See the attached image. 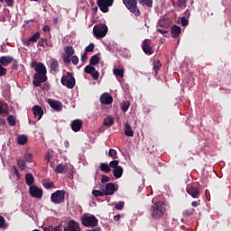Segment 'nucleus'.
Listing matches in <instances>:
<instances>
[{
	"label": "nucleus",
	"mask_w": 231,
	"mask_h": 231,
	"mask_svg": "<svg viewBox=\"0 0 231 231\" xmlns=\"http://www.w3.org/2000/svg\"><path fill=\"white\" fill-rule=\"evenodd\" d=\"M32 113L35 117L38 116V120H41L42 118V115H44V110L40 106L36 105L32 107Z\"/></svg>",
	"instance_id": "obj_19"
},
{
	"label": "nucleus",
	"mask_w": 231,
	"mask_h": 231,
	"mask_svg": "<svg viewBox=\"0 0 231 231\" xmlns=\"http://www.w3.org/2000/svg\"><path fill=\"white\" fill-rule=\"evenodd\" d=\"M98 62H100V57L98 56V54L93 55L89 60V64L91 66H97Z\"/></svg>",
	"instance_id": "obj_26"
},
{
	"label": "nucleus",
	"mask_w": 231,
	"mask_h": 231,
	"mask_svg": "<svg viewBox=\"0 0 231 231\" xmlns=\"http://www.w3.org/2000/svg\"><path fill=\"white\" fill-rule=\"evenodd\" d=\"M64 231H80V226L75 220H70L68 223V226L64 228Z\"/></svg>",
	"instance_id": "obj_16"
},
{
	"label": "nucleus",
	"mask_w": 231,
	"mask_h": 231,
	"mask_svg": "<svg viewBox=\"0 0 231 231\" xmlns=\"http://www.w3.org/2000/svg\"><path fill=\"white\" fill-rule=\"evenodd\" d=\"M12 69H15V71L19 69V62L17 61V60H13Z\"/></svg>",
	"instance_id": "obj_55"
},
{
	"label": "nucleus",
	"mask_w": 231,
	"mask_h": 231,
	"mask_svg": "<svg viewBox=\"0 0 231 231\" xmlns=\"http://www.w3.org/2000/svg\"><path fill=\"white\" fill-rule=\"evenodd\" d=\"M23 160H25V162H28V163H32L33 160V155L32 153H25L23 156Z\"/></svg>",
	"instance_id": "obj_43"
},
{
	"label": "nucleus",
	"mask_w": 231,
	"mask_h": 231,
	"mask_svg": "<svg viewBox=\"0 0 231 231\" xmlns=\"http://www.w3.org/2000/svg\"><path fill=\"white\" fill-rule=\"evenodd\" d=\"M8 73V70L0 64V77H5Z\"/></svg>",
	"instance_id": "obj_48"
},
{
	"label": "nucleus",
	"mask_w": 231,
	"mask_h": 231,
	"mask_svg": "<svg viewBox=\"0 0 231 231\" xmlns=\"http://www.w3.org/2000/svg\"><path fill=\"white\" fill-rule=\"evenodd\" d=\"M142 50L145 55H152L154 53V51L152 50V47L151 46V40L145 39L142 43Z\"/></svg>",
	"instance_id": "obj_10"
},
{
	"label": "nucleus",
	"mask_w": 231,
	"mask_h": 231,
	"mask_svg": "<svg viewBox=\"0 0 231 231\" xmlns=\"http://www.w3.org/2000/svg\"><path fill=\"white\" fill-rule=\"evenodd\" d=\"M100 102L104 104V106H109L113 104V97L109 95V93H104L100 96Z\"/></svg>",
	"instance_id": "obj_13"
},
{
	"label": "nucleus",
	"mask_w": 231,
	"mask_h": 231,
	"mask_svg": "<svg viewBox=\"0 0 231 231\" xmlns=\"http://www.w3.org/2000/svg\"><path fill=\"white\" fill-rule=\"evenodd\" d=\"M113 124H115V119L112 116H107L104 119V125H106V127L113 125Z\"/></svg>",
	"instance_id": "obj_32"
},
{
	"label": "nucleus",
	"mask_w": 231,
	"mask_h": 231,
	"mask_svg": "<svg viewBox=\"0 0 231 231\" xmlns=\"http://www.w3.org/2000/svg\"><path fill=\"white\" fill-rule=\"evenodd\" d=\"M4 1L6 3L7 6H14V0H0L1 3H3Z\"/></svg>",
	"instance_id": "obj_56"
},
{
	"label": "nucleus",
	"mask_w": 231,
	"mask_h": 231,
	"mask_svg": "<svg viewBox=\"0 0 231 231\" xmlns=\"http://www.w3.org/2000/svg\"><path fill=\"white\" fill-rule=\"evenodd\" d=\"M99 169H100V171H102V172H106V174H109V172H111L110 166L104 162L100 163Z\"/></svg>",
	"instance_id": "obj_27"
},
{
	"label": "nucleus",
	"mask_w": 231,
	"mask_h": 231,
	"mask_svg": "<svg viewBox=\"0 0 231 231\" xmlns=\"http://www.w3.org/2000/svg\"><path fill=\"white\" fill-rule=\"evenodd\" d=\"M85 73L91 75L94 71H97V69L93 65H88L84 69Z\"/></svg>",
	"instance_id": "obj_36"
},
{
	"label": "nucleus",
	"mask_w": 231,
	"mask_h": 231,
	"mask_svg": "<svg viewBox=\"0 0 231 231\" xmlns=\"http://www.w3.org/2000/svg\"><path fill=\"white\" fill-rule=\"evenodd\" d=\"M118 190V185H115L113 182H108L106 185V190H105V195L106 196H113L115 192Z\"/></svg>",
	"instance_id": "obj_11"
},
{
	"label": "nucleus",
	"mask_w": 231,
	"mask_h": 231,
	"mask_svg": "<svg viewBox=\"0 0 231 231\" xmlns=\"http://www.w3.org/2000/svg\"><path fill=\"white\" fill-rule=\"evenodd\" d=\"M108 156L113 158V160H116V158H118V152L115 149H110L108 152Z\"/></svg>",
	"instance_id": "obj_41"
},
{
	"label": "nucleus",
	"mask_w": 231,
	"mask_h": 231,
	"mask_svg": "<svg viewBox=\"0 0 231 231\" xmlns=\"http://www.w3.org/2000/svg\"><path fill=\"white\" fill-rule=\"evenodd\" d=\"M125 136H134V132L133 131V128H131V125L129 123H125Z\"/></svg>",
	"instance_id": "obj_22"
},
{
	"label": "nucleus",
	"mask_w": 231,
	"mask_h": 231,
	"mask_svg": "<svg viewBox=\"0 0 231 231\" xmlns=\"http://www.w3.org/2000/svg\"><path fill=\"white\" fill-rule=\"evenodd\" d=\"M64 199H66V191L64 190L58 189L51 195V201L54 205L64 203Z\"/></svg>",
	"instance_id": "obj_6"
},
{
	"label": "nucleus",
	"mask_w": 231,
	"mask_h": 231,
	"mask_svg": "<svg viewBox=\"0 0 231 231\" xmlns=\"http://www.w3.org/2000/svg\"><path fill=\"white\" fill-rule=\"evenodd\" d=\"M60 82L62 86L68 88V89H73L75 88L76 80L75 77H73V73L67 72L66 75L61 77Z\"/></svg>",
	"instance_id": "obj_4"
},
{
	"label": "nucleus",
	"mask_w": 231,
	"mask_h": 231,
	"mask_svg": "<svg viewBox=\"0 0 231 231\" xmlns=\"http://www.w3.org/2000/svg\"><path fill=\"white\" fill-rule=\"evenodd\" d=\"M113 73L114 75H116V77H120L121 79H124V69H114Z\"/></svg>",
	"instance_id": "obj_35"
},
{
	"label": "nucleus",
	"mask_w": 231,
	"mask_h": 231,
	"mask_svg": "<svg viewBox=\"0 0 231 231\" xmlns=\"http://www.w3.org/2000/svg\"><path fill=\"white\" fill-rule=\"evenodd\" d=\"M17 143L19 145H26V143H28V136H26V135H20L17 138Z\"/></svg>",
	"instance_id": "obj_28"
},
{
	"label": "nucleus",
	"mask_w": 231,
	"mask_h": 231,
	"mask_svg": "<svg viewBox=\"0 0 231 231\" xmlns=\"http://www.w3.org/2000/svg\"><path fill=\"white\" fill-rule=\"evenodd\" d=\"M160 68H162V61H160V60L153 61V70L155 71L156 75L158 74Z\"/></svg>",
	"instance_id": "obj_39"
},
{
	"label": "nucleus",
	"mask_w": 231,
	"mask_h": 231,
	"mask_svg": "<svg viewBox=\"0 0 231 231\" xmlns=\"http://www.w3.org/2000/svg\"><path fill=\"white\" fill-rule=\"evenodd\" d=\"M41 39V32H36L32 36H31L27 41L23 42V46H30L32 42H37Z\"/></svg>",
	"instance_id": "obj_17"
},
{
	"label": "nucleus",
	"mask_w": 231,
	"mask_h": 231,
	"mask_svg": "<svg viewBox=\"0 0 231 231\" xmlns=\"http://www.w3.org/2000/svg\"><path fill=\"white\" fill-rule=\"evenodd\" d=\"M7 122H8L9 125H11L12 127L15 126V125L17 124V122L15 121V117L12 115H10L7 117Z\"/></svg>",
	"instance_id": "obj_40"
},
{
	"label": "nucleus",
	"mask_w": 231,
	"mask_h": 231,
	"mask_svg": "<svg viewBox=\"0 0 231 231\" xmlns=\"http://www.w3.org/2000/svg\"><path fill=\"white\" fill-rule=\"evenodd\" d=\"M113 3H115V0H97V2L99 10L103 14L109 12V6H113Z\"/></svg>",
	"instance_id": "obj_8"
},
{
	"label": "nucleus",
	"mask_w": 231,
	"mask_h": 231,
	"mask_svg": "<svg viewBox=\"0 0 231 231\" xmlns=\"http://www.w3.org/2000/svg\"><path fill=\"white\" fill-rule=\"evenodd\" d=\"M130 106H131V101L129 100L123 101L121 104V109L124 112L127 111Z\"/></svg>",
	"instance_id": "obj_34"
},
{
	"label": "nucleus",
	"mask_w": 231,
	"mask_h": 231,
	"mask_svg": "<svg viewBox=\"0 0 231 231\" xmlns=\"http://www.w3.org/2000/svg\"><path fill=\"white\" fill-rule=\"evenodd\" d=\"M91 77L93 78V80H98L100 77V72L95 70L92 74H90Z\"/></svg>",
	"instance_id": "obj_51"
},
{
	"label": "nucleus",
	"mask_w": 231,
	"mask_h": 231,
	"mask_svg": "<svg viewBox=\"0 0 231 231\" xmlns=\"http://www.w3.org/2000/svg\"><path fill=\"white\" fill-rule=\"evenodd\" d=\"M81 223L83 226H87L88 228H95V226H98V218H97V217H95L94 215L83 216L81 217Z\"/></svg>",
	"instance_id": "obj_5"
},
{
	"label": "nucleus",
	"mask_w": 231,
	"mask_h": 231,
	"mask_svg": "<svg viewBox=\"0 0 231 231\" xmlns=\"http://www.w3.org/2000/svg\"><path fill=\"white\" fill-rule=\"evenodd\" d=\"M84 123L80 119H75L71 122L70 127L74 133H79L82 129V125Z\"/></svg>",
	"instance_id": "obj_15"
},
{
	"label": "nucleus",
	"mask_w": 231,
	"mask_h": 231,
	"mask_svg": "<svg viewBox=\"0 0 231 231\" xmlns=\"http://www.w3.org/2000/svg\"><path fill=\"white\" fill-rule=\"evenodd\" d=\"M6 226V220H5V217L0 216V228H4Z\"/></svg>",
	"instance_id": "obj_53"
},
{
	"label": "nucleus",
	"mask_w": 231,
	"mask_h": 231,
	"mask_svg": "<svg viewBox=\"0 0 231 231\" xmlns=\"http://www.w3.org/2000/svg\"><path fill=\"white\" fill-rule=\"evenodd\" d=\"M42 185L47 190H50V189H55V184H53V182H43Z\"/></svg>",
	"instance_id": "obj_42"
},
{
	"label": "nucleus",
	"mask_w": 231,
	"mask_h": 231,
	"mask_svg": "<svg viewBox=\"0 0 231 231\" xmlns=\"http://www.w3.org/2000/svg\"><path fill=\"white\" fill-rule=\"evenodd\" d=\"M31 68L36 71L33 75L32 84L34 88H41L42 84H44V82L48 80L46 66H44L42 62L32 60L31 62Z\"/></svg>",
	"instance_id": "obj_1"
},
{
	"label": "nucleus",
	"mask_w": 231,
	"mask_h": 231,
	"mask_svg": "<svg viewBox=\"0 0 231 231\" xmlns=\"http://www.w3.org/2000/svg\"><path fill=\"white\" fill-rule=\"evenodd\" d=\"M70 57H71L70 60H71L72 64L74 66H77V64H79V57L75 56V55H72Z\"/></svg>",
	"instance_id": "obj_50"
},
{
	"label": "nucleus",
	"mask_w": 231,
	"mask_h": 231,
	"mask_svg": "<svg viewBox=\"0 0 231 231\" xmlns=\"http://www.w3.org/2000/svg\"><path fill=\"white\" fill-rule=\"evenodd\" d=\"M118 163H120V162H118V160L111 161V162H109V167H110L111 169H116V168L120 167V166L118 165Z\"/></svg>",
	"instance_id": "obj_44"
},
{
	"label": "nucleus",
	"mask_w": 231,
	"mask_h": 231,
	"mask_svg": "<svg viewBox=\"0 0 231 231\" xmlns=\"http://www.w3.org/2000/svg\"><path fill=\"white\" fill-rule=\"evenodd\" d=\"M50 68L51 71H54V73H57L59 71V60L55 59H51L50 63Z\"/></svg>",
	"instance_id": "obj_21"
},
{
	"label": "nucleus",
	"mask_w": 231,
	"mask_h": 231,
	"mask_svg": "<svg viewBox=\"0 0 231 231\" xmlns=\"http://www.w3.org/2000/svg\"><path fill=\"white\" fill-rule=\"evenodd\" d=\"M54 171L57 174H64V172L68 171V167L62 163H60L56 166Z\"/></svg>",
	"instance_id": "obj_23"
},
{
	"label": "nucleus",
	"mask_w": 231,
	"mask_h": 231,
	"mask_svg": "<svg viewBox=\"0 0 231 231\" xmlns=\"http://www.w3.org/2000/svg\"><path fill=\"white\" fill-rule=\"evenodd\" d=\"M185 17H190V11L187 9L184 13Z\"/></svg>",
	"instance_id": "obj_62"
},
{
	"label": "nucleus",
	"mask_w": 231,
	"mask_h": 231,
	"mask_svg": "<svg viewBox=\"0 0 231 231\" xmlns=\"http://www.w3.org/2000/svg\"><path fill=\"white\" fill-rule=\"evenodd\" d=\"M14 62V57L12 56H2L0 58V65L6 68L9 64H12Z\"/></svg>",
	"instance_id": "obj_18"
},
{
	"label": "nucleus",
	"mask_w": 231,
	"mask_h": 231,
	"mask_svg": "<svg viewBox=\"0 0 231 231\" xmlns=\"http://www.w3.org/2000/svg\"><path fill=\"white\" fill-rule=\"evenodd\" d=\"M46 39H44V38H42L40 41H39V42H38V45L39 46H42V47H44V42H46Z\"/></svg>",
	"instance_id": "obj_59"
},
{
	"label": "nucleus",
	"mask_w": 231,
	"mask_h": 231,
	"mask_svg": "<svg viewBox=\"0 0 231 231\" xmlns=\"http://www.w3.org/2000/svg\"><path fill=\"white\" fill-rule=\"evenodd\" d=\"M179 8H185L187 6V0H178Z\"/></svg>",
	"instance_id": "obj_47"
},
{
	"label": "nucleus",
	"mask_w": 231,
	"mask_h": 231,
	"mask_svg": "<svg viewBox=\"0 0 231 231\" xmlns=\"http://www.w3.org/2000/svg\"><path fill=\"white\" fill-rule=\"evenodd\" d=\"M62 59L65 64H69V62H71V56L63 55Z\"/></svg>",
	"instance_id": "obj_52"
},
{
	"label": "nucleus",
	"mask_w": 231,
	"mask_h": 231,
	"mask_svg": "<svg viewBox=\"0 0 231 231\" xmlns=\"http://www.w3.org/2000/svg\"><path fill=\"white\" fill-rule=\"evenodd\" d=\"M171 32V37L173 39H176V38L180 37V33H181V27H180L178 25H172Z\"/></svg>",
	"instance_id": "obj_20"
},
{
	"label": "nucleus",
	"mask_w": 231,
	"mask_h": 231,
	"mask_svg": "<svg viewBox=\"0 0 231 231\" xmlns=\"http://www.w3.org/2000/svg\"><path fill=\"white\" fill-rule=\"evenodd\" d=\"M124 205H125V203L120 201L116 204L115 208H116V210H122V208H124Z\"/></svg>",
	"instance_id": "obj_54"
},
{
	"label": "nucleus",
	"mask_w": 231,
	"mask_h": 231,
	"mask_svg": "<svg viewBox=\"0 0 231 231\" xmlns=\"http://www.w3.org/2000/svg\"><path fill=\"white\" fill-rule=\"evenodd\" d=\"M62 230V224L53 227L52 231H61Z\"/></svg>",
	"instance_id": "obj_60"
},
{
	"label": "nucleus",
	"mask_w": 231,
	"mask_h": 231,
	"mask_svg": "<svg viewBox=\"0 0 231 231\" xmlns=\"http://www.w3.org/2000/svg\"><path fill=\"white\" fill-rule=\"evenodd\" d=\"M194 212H196V209H194L193 208H189L188 209H185L183 212H182V216L184 217H190V216H192V214H194Z\"/></svg>",
	"instance_id": "obj_29"
},
{
	"label": "nucleus",
	"mask_w": 231,
	"mask_h": 231,
	"mask_svg": "<svg viewBox=\"0 0 231 231\" xmlns=\"http://www.w3.org/2000/svg\"><path fill=\"white\" fill-rule=\"evenodd\" d=\"M17 165L20 171H24V169H26V162H24V160L18 159Z\"/></svg>",
	"instance_id": "obj_37"
},
{
	"label": "nucleus",
	"mask_w": 231,
	"mask_h": 231,
	"mask_svg": "<svg viewBox=\"0 0 231 231\" xmlns=\"http://www.w3.org/2000/svg\"><path fill=\"white\" fill-rule=\"evenodd\" d=\"M113 174H114L115 178H117V179L122 178V176L124 174V168H122V166L115 168L113 170Z\"/></svg>",
	"instance_id": "obj_24"
},
{
	"label": "nucleus",
	"mask_w": 231,
	"mask_h": 231,
	"mask_svg": "<svg viewBox=\"0 0 231 231\" xmlns=\"http://www.w3.org/2000/svg\"><path fill=\"white\" fill-rule=\"evenodd\" d=\"M186 192L191 196V198H199V187L189 186L186 189Z\"/></svg>",
	"instance_id": "obj_12"
},
{
	"label": "nucleus",
	"mask_w": 231,
	"mask_h": 231,
	"mask_svg": "<svg viewBox=\"0 0 231 231\" xmlns=\"http://www.w3.org/2000/svg\"><path fill=\"white\" fill-rule=\"evenodd\" d=\"M44 32H50V27L48 25H45L42 29Z\"/></svg>",
	"instance_id": "obj_64"
},
{
	"label": "nucleus",
	"mask_w": 231,
	"mask_h": 231,
	"mask_svg": "<svg viewBox=\"0 0 231 231\" xmlns=\"http://www.w3.org/2000/svg\"><path fill=\"white\" fill-rule=\"evenodd\" d=\"M139 5L147 6L148 8H152V0H139Z\"/></svg>",
	"instance_id": "obj_33"
},
{
	"label": "nucleus",
	"mask_w": 231,
	"mask_h": 231,
	"mask_svg": "<svg viewBox=\"0 0 231 231\" xmlns=\"http://www.w3.org/2000/svg\"><path fill=\"white\" fill-rule=\"evenodd\" d=\"M94 50H95V44L94 43H90L88 46H87L85 48L86 53H89V51H94Z\"/></svg>",
	"instance_id": "obj_45"
},
{
	"label": "nucleus",
	"mask_w": 231,
	"mask_h": 231,
	"mask_svg": "<svg viewBox=\"0 0 231 231\" xmlns=\"http://www.w3.org/2000/svg\"><path fill=\"white\" fill-rule=\"evenodd\" d=\"M29 194L32 198H35L36 199H41L43 195L42 189L37 187L36 185H32L29 187Z\"/></svg>",
	"instance_id": "obj_9"
},
{
	"label": "nucleus",
	"mask_w": 231,
	"mask_h": 231,
	"mask_svg": "<svg viewBox=\"0 0 231 231\" xmlns=\"http://www.w3.org/2000/svg\"><path fill=\"white\" fill-rule=\"evenodd\" d=\"M92 194L94 196V198H101L102 196H106V191H101L98 189H94L92 191Z\"/></svg>",
	"instance_id": "obj_38"
},
{
	"label": "nucleus",
	"mask_w": 231,
	"mask_h": 231,
	"mask_svg": "<svg viewBox=\"0 0 231 231\" xmlns=\"http://www.w3.org/2000/svg\"><path fill=\"white\" fill-rule=\"evenodd\" d=\"M48 104L49 106H51L52 109H54V111H58V112L62 111V102L58 100L49 99Z\"/></svg>",
	"instance_id": "obj_14"
},
{
	"label": "nucleus",
	"mask_w": 231,
	"mask_h": 231,
	"mask_svg": "<svg viewBox=\"0 0 231 231\" xmlns=\"http://www.w3.org/2000/svg\"><path fill=\"white\" fill-rule=\"evenodd\" d=\"M123 4L126 6L129 12L135 15V17H140L142 13L137 5L138 0H123Z\"/></svg>",
	"instance_id": "obj_3"
},
{
	"label": "nucleus",
	"mask_w": 231,
	"mask_h": 231,
	"mask_svg": "<svg viewBox=\"0 0 231 231\" xmlns=\"http://www.w3.org/2000/svg\"><path fill=\"white\" fill-rule=\"evenodd\" d=\"M151 214L152 217H154L155 219H158L159 217H162V216H164L165 207L163 206V202H155L151 208Z\"/></svg>",
	"instance_id": "obj_2"
},
{
	"label": "nucleus",
	"mask_w": 231,
	"mask_h": 231,
	"mask_svg": "<svg viewBox=\"0 0 231 231\" xmlns=\"http://www.w3.org/2000/svg\"><path fill=\"white\" fill-rule=\"evenodd\" d=\"M45 160L48 163H50L51 162V153H50V152H47V154L45 156Z\"/></svg>",
	"instance_id": "obj_58"
},
{
	"label": "nucleus",
	"mask_w": 231,
	"mask_h": 231,
	"mask_svg": "<svg viewBox=\"0 0 231 231\" xmlns=\"http://www.w3.org/2000/svg\"><path fill=\"white\" fill-rule=\"evenodd\" d=\"M157 32H158L159 33H162V35H167V33H168L167 31L162 30V29H157Z\"/></svg>",
	"instance_id": "obj_61"
},
{
	"label": "nucleus",
	"mask_w": 231,
	"mask_h": 231,
	"mask_svg": "<svg viewBox=\"0 0 231 231\" xmlns=\"http://www.w3.org/2000/svg\"><path fill=\"white\" fill-rule=\"evenodd\" d=\"M88 60V52H84L82 55H81V62H86Z\"/></svg>",
	"instance_id": "obj_57"
},
{
	"label": "nucleus",
	"mask_w": 231,
	"mask_h": 231,
	"mask_svg": "<svg viewBox=\"0 0 231 231\" xmlns=\"http://www.w3.org/2000/svg\"><path fill=\"white\" fill-rule=\"evenodd\" d=\"M107 181H111V178L107 175H101V183H107Z\"/></svg>",
	"instance_id": "obj_49"
},
{
	"label": "nucleus",
	"mask_w": 231,
	"mask_h": 231,
	"mask_svg": "<svg viewBox=\"0 0 231 231\" xmlns=\"http://www.w3.org/2000/svg\"><path fill=\"white\" fill-rule=\"evenodd\" d=\"M65 55L69 57H73V55H75V49H73L72 46H67L65 48Z\"/></svg>",
	"instance_id": "obj_30"
},
{
	"label": "nucleus",
	"mask_w": 231,
	"mask_h": 231,
	"mask_svg": "<svg viewBox=\"0 0 231 231\" xmlns=\"http://www.w3.org/2000/svg\"><path fill=\"white\" fill-rule=\"evenodd\" d=\"M34 181H35V178H33V175L32 173H27L25 175L26 185H28L29 187H32V185H33Z\"/></svg>",
	"instance_id": "obj_25"
},
{
	"label": "nucleus",
	"mask_w": 231,
	"mask_h": 231,
	"mask_svg": "<svg viewBox=\"0 0 231 231\" xmlns=\"http://www.w3.org/2000/svg\"><path fill=\"white\" fill-rule=\"evenodd\" d=\"M158 26H160L161 28H169L170 26L169 21L165 18H162L159 21Z\"/></svg>",
	"instance_id": "obj_31"
},
{
	"label": "nucleus",
	"mask_w": 231,
	"mask_h": 231,
	"mask_svg": "<svg viewBox=\"0 0 231 231\" xmlns=\"http://www.w3.org/2000/svg\"><path fill=\"white\" fill-rule=\"evenodd\" d=\"M93 33L97 39H102L105 35H107V25L98 24L93 28Z\"/></svg>",
	"instance_id": "obj_7"
},
{
	"label": "nucleus",
	"mask_w": 231,
	"mask_h": 231,
	"mask_svg": "<svg viewBox=\"0 0 231 231\" xmlns=\"http://www.w3.org/2000/svg\"><path fill=\"white\" fill-rule=\"evenodd\" d=\"M180 24H181V26H189V19H187V17H185V16L181 17Z\"/></svg>",
	"instance_id": "obj_46"
},
{
	"label": "nucleus",
	"mask_w": 231,
	"mask_h": 231,
	"mask_svg": "<svg viewBox=\"0 0 231 231\" xmlns=\"http://www.w3.org/2000/svg\"><path fill=\"white\" fill-rule=\"evenodd\" d=\"M43 230L44 231H53V226H51L49 227H45Z\"/></svg>",
	"instance_id": "obj_63"
}]
</instances>
